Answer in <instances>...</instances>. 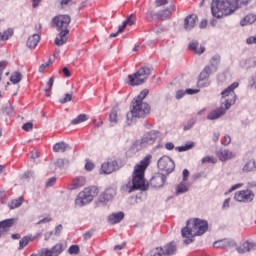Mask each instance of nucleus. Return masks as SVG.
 <instances>
[{
  "instance_id": "nucleus-57",
  "label": "nucleus",
  "mask_w": 256,
  "mask_h": 256,
  "mask_svg": "<svg viewBox=\"0 0 256 256\" xmlns=\"http://www.w3.org/2000/svg\"><path fill=\"white\" fill-rule=\"evenodd\" d=\"M51 221H53V218L52 217H46V218H43L41 219L40 221H38L36 223V225H41L43 223H51Z\"/></svg>"
},
{
  "instance_id": "nucleus-45",
  "label": "nucleus",
  "mask_w": 256,
  "mask_h": 256,
  "mask_svg": "<svg viewBox=\"0 0 256 256\" xmlns=\"http://www.w3.org/2000/svg\"><path fill=\"white\" fill-rule=\"evenodd\" d=\"M195 123H197V120L195 118H191L190 120H188V122L184 125L183 130L184 131H189V129H191Z\"/></svg>"
},
{
  "instance_id": "nucleus-38",
  "label": "nucleus",
  "mask_w": 256,
  "mask_h": 256,
  "mask_svg": "<svg viewBox=\"0 0 256 256\" xmlns=\"http://www.w3.org/2000/svg\"><path fill=\"white\" fill-rule=\"evenodd\" d=\"M187 191H189L187 185L180 183L176 188V195H183V193H187Z\"/></svg>"
},
{
  "instance_id": "nucleus-21",
  "label": "nucleus",
  "mask_w": 256,
  "mask_h": 256,
  "mask_svg": "<svg viewBox=\"0 0 256 256\" xmlns=\"http://www.w3.org/2000/svg\"><path fill=\"white\" fill-rule=\"evenodd\" d=\"M123 219H125V213L123 212L112 213L108 217V223H110V225H115L117 223H121Z\"/></svg>"
},
{
  "instance_id": "nucleus-52",
  "label": "nucleus",
  "mask_w": 256,
  "mask_h": 256,
  "mask_svg": "<svg viewBox=\"0 0 256 256\" xmlns=\"http://www.w3.org/2000/svg\"><path fill=\"white\" fill-rule=\"evenodd\" d=\"M23 131H33V123L27 122L22 126Z\"/></svg>"
},
{
  "instance_id": "nucleus-1",
  "label": "nucleus",
  "mask_w": 256,
  "mask_h": 256,
  "mask_svg": "<svg viewBox=\"0 0 256 256\" xmlns=\"http://www.w3.org/2000/svg\"><path fill=\"white\" fill-rule=\"evenodd\" d=\"M151 163V155H147L143 160L135 166L132 175V181H128L127 184L121 187L122 193H133V191H147L149 184L145 183V171Z\"/></svg>"
},
{
  "instance_id": "nucleus-39",
  "label": "nucleus",
  "mask_w": 256,
  "mask_h": 256,
  "mask_svg": "<svg viewBox=\"0 0 256 256\" xmlns=\"http://www.w3.org/2000/svg\"><path fill=\"white\" fill-rule=\"evenodd\" d=\"M195 147L194 142H190L189 144H185L184 146L176 147V151L183 153V151H189V149H193Z\"/></svg>"
},
{
  "instance_id": "nucleus-36",
  "label": "nucleus",
  "mask_w": 256,
  "mask_h": 256,
  "mask_svg": "<svg viewBox=\"0 0 256 256\" xmlns=\"http://www.w3.org/2000/svg\"><path fill=\"white\" fill-rule=\"evenodd\" d=\"M21 79H23V75L21 74V72H14L13 75L10 77V81L14 85H17V83H19Z\"/></svg>"
},
{
  "instance_id": "nucleus-17",
  "label": "nucleus",
  "mask_w": 256,
  "mask_h": 256,
  "mask_svg": "<svg viewBox=\"0 0 256 256\" xmlns=\"http://www.w3.org/2000/svg\"><path fill=\"white\" fill-rule=\"evenodd\" d=\"M175 4H171L169 8H166L162 11L156 13V17L161 19V21H167L171 17L172 11H175Z\"/></svg>"
},
{
  "instance_id": "nucleus-20",
  "label": "nucleus",
  "mask_w": 256,
  "mask_h": 256,
  "mask_svg": "<svg viewBox=\"0 0 256 256\" xmlns=\"http://www.w3.org/2000/svg\"><path fill=\"white\" fill-rule=\"evenodd\" d=\"M217 157L222 161H229V159H234L235 153H233L231 150H225V149H220L217 152Z\"/></svg>"
},
{
  "instance_id": "nucleus-16",
  "label": "nucleus",
  "mask_w": 256,
  "mask_h": 256,
  "mask_svg": "<svg viewBox=\"0 0 256 256\" xmlns=\"http://www.w3.org/2000/svg\"><path fill=\"white\" fill-rule=\"evenodd\" d=\"M92 198L88 193L84 190L78 194V197L76 199V205H79V207H83V205H89L91 203Z\"/></svg>"
},
{
  "instance_id": "nucleus-60",
  "label": "nucleus",
  "mask_w": 256,
  "mask_h": 256,
  "mask_svg": "<svg viewBox=\"0 0 256 256\" xmlns=\"http://www.w3.org/2000/svg\"><path fill=\"white\" fill-rule=\"evenodd\" d=\"M85 169L86 171H93V169H95V164H93L92 162H87L85 164Z\"/></svg>"
},
{
  "instance_id": "nucleus-6",
  "label": "nucleus",
  "mask_w": 256,
  "mask_h": 256,
  "mask_svg": "<svg viewBox=\"0 0 256 256\" xmlns=\"http://www.w3.org/2000/svg\"><path fill=\"white\" fill-rule=\"evenodd\" d=\"M209 230V223L207 220H201L195 218L193 220H188L186 227H183L181 230L182 237L189 239L190 237H199L205 235Z\"/></svg>"
},
{
  "instance_id": "nucleus-62",
  "label": "nucleus",
  "mask_w": 256,
  "mask_h": 256,
  "mask_svg": "<svg viewBox=\"0 0 256 256\" xmlns=\"http://www.w3.org/2000/svg\"><path fill=\"white\" fill-rule=\"evenodd\" d=\"M165 148L168 150V151H173V149H175V144H173V142H167L165 144Z\"/></svg>"
},
{
  "instance_id": "nucleus-58",
  "label": "nucleus",
  "mask_w": 256,
  "mask_h": 256,
  "mask_svg": "<svg viewBox=\"0 0 256 256\" xmlns=\"http://www.w3.org/2000/svg\"><path fill=\"white\" fill-rule=\"evenodd\" d=\"M167 3H169V0H155L156 7H163Z\"/></svg>"
},
{
  "instance_id": "nucleus-42",
  "label": "nucleus",
  "mask_w": 256,
  "mask_h": 256,
  "mask_svg": "<svg viewBox=\"0 0 256 256\" xmlns=\"http://www.w3.org/2000/svg\"><path fill=\"white\" fill-rule=\"evenodd\" d=\"M39 256H55V253L51 248H42L40 250Z\"/></svg>"
},
{
  "instance_id": "nucleus-26",
  "label": "nucleus",
  "mask_w": 256,
  "mask_h": 256,
  "mask_svg": "<svg viewBox=\"0 0 256 256\" xmlns=\"http://www.w3.org/2000/svg\"><path fill=\"white\" fill-rule=\"evenodd\" d=\"M65 249H67V243L65 242H59L51 248L55 256L61 255V253H63Z\"/></svg>"
},
{
  "instance_id": "nucleus-29",
  "label": "nucleus",
  "mask_w": 256,
  "mask_h": 256,
  "mask_svg": "<svg viewBox=\"0 0 256 256\" xmlns=\"http://www.w3.org/2000/svg\"><path fill=\"white\" fill-rule=\"evenodd\" d=\"M213 73V69L211 66H205L202 72L199 75L200 81H205V79H209V76Z\"/></svg>"
},
{
  "instance_id": "nucleus-64",
  "label": "nucleus",
  "mask_w": 256,
  "mask_h": 256,
  "mask_svg": "<svg viewBox=\"0 0 256 256\" xmlns=\"http://www.w3.org/2000/svg\"><path fill=\"white\" fill-rule=\"evenodd\" d=\"M125 245H127V243L123 242L120 245L114 246V251H121V250L125 249Z\"/></svg>"
},
{
  "instance_id": "nucleus-40",
  "label": "nucleus",
  "mask_w": 256,
  "mask_h": 256,
  "mask_svg": "<svg viewBox=\"0 0 256 256\" xmlns=\"http://www.w3.org/2000/svg\"><path fill=\"white\" fill-rule=\"evenodd\" d=\"M195 147L194 142H190L189 144H185L184 146L176 147V151L183 153V151H189V149H193Z\"/></svg>"
},
{
  "instance_id": "nucleus-47",
  "label": "nucleus",
  "mask_w": 256,
  "mask_h": 256,
  "mask_svg": "<svg viewBox=\"0 0 256 256\" xmlns=\"http://www.w3.org/2000/svg\"><path fill=\"white\" fill-rule=\"evenodd\" d=\"M79 251L78 245H71L68 249L69 255H79Z\"/></svg>"
},
{
  "instance_id": "nucleus-63",
  "label": "nucleus",
  "mask_w": 256,
  "mask_h": 256,
  "mask_svg": "<svg viewBox=\"0 0 256 256\" xmlns=\"http://www.w3.org/2000/svg\"><path fill=\"white\" fill-rule=\"evenodd\" d=\"M196 93H199V90L191 89V88L186 89V94L187 95H196Z\"/></svg>"
},
{
  "instance_id": "nucleus-24",
  "label": "nucleus",
  "mask_w": 256,
  "mask_h": 256,
  "mask_svg": "<svg viewBox=\"0 0 256 256\" xmlns=\"http://www.w3.org/2000/svg\"><path fill=\"white\" fill-rule=\"evenodd\" d=\"M188 49L190 51H194L196 55H203L205 53V46H200L199 48V42H191L188 46Z\"/></svg>"
},
{
  "instance_id": "nucleus-14",
  "label": "nucleus",
  "mask_w": 256,
  "mask_h": 256,
  "mask_svg": "<svg viewBox=\"0 0 256 256\" xmlns=\"http://www.w3.org/2000/svg\"><path fill=\"white\" fill-rule=\"evenodd\" d=\"M199 17L195 14H190L184 19V29L185 31H191L197 25Z\"/></svg>"
},
{
  "instance_id": "nucleus-46",
  "label": "nucleus",
  "mask_w": 256,
  "mask_h": 256,
  "mask_svg": "<svg viewBox=\"0 0 256 256\" xmlns=\"http://www.w3.org/2000/svg\"><path fill=\"white\" fill-rule=\"evenodd\" d=\"M72 99H73V94L66 93L64 95V98L59 100V103H61V105H65V103H69V101H72Z\"/></svg>"
},
{
  "instance_id": "nucleus-18",
  "label": "nucleus",
  "mask_w": 256,
  "mask_h": 256,
  "mask_svg": "<svg viewBox=\"0 0 256 256\" xmlns=\"http://www.w3.org/2000/svg\"><path fill=\"white\" fill-rule=\"evenodd\" d=\"M255 247V242L245 241L242 243L241 246L236 247V251H238L240 255H243L245 253H249L252 249H255Z\"/></svg>"
},
{
  "instance_id": "nucleus-12",
  "label": "nucleus",
  "mask_w": 256,
  "mask_h": 256,
  "mask_svg": "<svg viewBox=\"0 0 256 256\" xmlns=\"http://www.w3.org/2000/svg\"><path fill=\"white\" fill-rule=\"evenodd\" d=\"M115 195H117L115 188H108L99 195L98 203H104V205H107L109 201L115 199Z\"/></svg>"
},
{
  "instance_id": "nucleus-7",
  "label": "nucleus",
  "mask_w": 256,
  "mask_h": 256,
  "mask_svg": "<svg viewBox=\"0 0 256 256\" xmlns=\"http://www.w3.org/2000/svg\"><path fill=\"white\" fill-rule=\"evenodd\" d=\"M149 75H151V68L143 66L136 73L128 76V83L132 87L143 85L149 79Z\"/></svg>"
},
{
  "instance_id": "nucleus-28",
  "label": "nucleus",
  "mask_w": 256,
  "mask_h": 256,
  "mask_svg": "<svg viewBox=\"0 0 256 256\" xmlns=\"http://www.w3.org/2000/svg\"><path fill=\"white\" fill-rule=\"evenodd\" d=\"M127 25H129L130 27L135 25V16L130 15L123 23L121 26H119V33H123V31L125 30V27H127Z\"/></svg>"
},
{
  "instance_id": "nucleus-4",
  "label": "nucleus",
  "mask_w": 256,
  "mask_h": 256,
  "mask_svg": "<svg viewBox=\"0 0 256 256\" xmlns=\"http://www.w3.org/2000/svg\"><path fill=\"white\" fill-rule=\"evenodd\" d=\"M149 95V90L144 89L140 92V94L137 96V98H134L131 104V110L126 115L128 125H131L133 123V119H143L151 113V106L149 104L143 102V99Z\"/></svg>"
},
{
  "instance_id": "nucleus-54",
  "label": "nucleus",
  "mask_w": 256,
  "mask_h": 256,
  "mask_svg": "<svg viewBox=\"0 0 256 256\" xmlns=\"http://www.w3.org/2000/svg\"><path fill=\"white\" fill-rule=\"evenodd\" d=\"M230 144H231V136L225 135L223 140H222V145L227 147V145H230Z\"/></svg>"
},
{
  "instance_id": "nucleus-51",
  "label": "nucleus",
  "mask_w": 256,
  "mask_h": 256,
  "mask_svg": "<svg viewBox=\"0 0 256 256\" xmlns=\"http://www.w3.org/2000/svg\"><path fill=\"white\" fill-rule=\"evenodd\" d=\"M226 242V249L229 247H237V242L233 239H225Z\"/></svg>"
},
{
  "instance_id": "nucleus-35",
  "label": "nucleus",
  "mask_w": 256,
  "mask_h": 256,
  "mask_svg": "<svg viewBox=\"0 0 256 256\" xmlns=\"http://www.w3.org/2000/svg\"><path fill=\"white\" fill-rule=\"evenodd\" d=\"M13 33H14L13 28H8L1 35L0 41H9V39L13 37Z\"/></svg>"
},
{
  "instance_id": "nucleus-23",
  "label": "nucleus",
  "mask_w": 256,
  "mask_h": 256,
  "mask_svg": "<svg viewBox=\"0 0 256 256\" xmlns=\"http://www.w3.org/2000/svg\"><path fill=\"white\" fill-rule=\"evenodd\" d=\"M70 149L71 146L65 142H58L53 146L54 153H65V151H69Z\"/></svg>"
},
{
  "instance_id": "nucleus-19",
  "label": "nucleus",
  "mask_w": 256,
  "mask_h": 256,
  "mask_svg": "<svg viewBox=\"0 0 256 256\" xmlns=\"http://www.w3.org/2000/svg\"><path fill=\"white\" fill-rule=\"evenodd\" d=\"M256 171V160L250 159L244 163L242 166L241 172L242 173H255Z\"/></svg>"
},
{
  "instance_id": "nucleus-59",
  "label": "nucleus",
  "mask_w": 256,
  "mask_h": 256,
  "mask_svg": "<svg viewBox=\"0 0 256 256\" xmlns=\"http://www.w3.org/2000/svg\"><path fill=\"white\" fill-rule=\"evenodd\" d=\"M55 181H57V178L55 177L49 178L48 181L46 182V187H53V185H55Z\"/></svg>"
},
{
  "instance_id": "nucleus-44",
  "label": "nucleus",
  "mask_w": 256,
  "mask_h": 256,
  "mask_svg": "<svg viewBox=\"0 0 256 256\" xmlns=\"http://www.w3.org/2000/svg\"><path fill=\"white\" fill-rule=\"evenodd\" d=\"M21 205H23V198H18L12 200L10 207L11 209H17V207H21Z\"/></svg>"
},
{
  "instance_id": "nucleus-61",
  "label": "nucleus",
  "mask_w": 256,
  "mask_h": 256,
  "mask_svg": "<svg viewBox=\"0 0 256 256\" xmlns=\"http://www.w3.org/2000/svg\"><path fill=\"white\" fill-rule=\"evenodd\" d=\"M63 231V225L59 224L58 226H56L55 228V235L57 237H59V235H61V232Z\"/></svg>"
},
{
  "instance_id": "nucleus-8",
  "label": "nucleus",
  "mask_w": 256,
  "mask_h": 256,
  "mask_svg": "<svg viewBox=\"0 0 256 256\" xmlns=\"http://www.w3.org/2000/svg\"><path fill=\"white\" fill-rule=\"evenodd\" d=\"M159 139H161V132L159 130H150L142 136L140 147L141 149H147V147L155 145Z\"/></svg>"
},
{
  "instance_id": "nucleus-22",
  "label": "nucleus",
  "mask_w": 256,
  "mask_h": 256,
  "mask_svg": "<svg viewBox=\"0 0 256 256\" xmlns=\"http://www.w3.org/2000/svg\"><path fill=\"white\" fill-rule=\"evenodd\" d=\"M39 41H41V36L39 34H33L27 39L26 45L28 49H35Z\"/></svg>"
},
{
  "instance_id": "nucleus-32",
  "label": "nucleus",
  "mask_w": 256,
  "mask_h": 256,
  "mask_svg": "<svg viewBox=\"0 0 256 256\" xmlns=\"http://www.w3.org/2000/svg\"><path fill=\"white\" fill-rule=\"evenodd\" d=\"M55 167H58L59 169H65V167L69 166V160L66 158H58L55 163Z\"/></svg>"
},
{
  "instance_id": "nucleus-9",
  "label": "nucleus",
  "mask_w": 256,
  "mask_h": 256,
  "mask_svg": "<svg viewBox=\"0 0 256 256\" xmlns=\"http://www.w3.org/2000/svg\"><path fill=\"white\" fill-rule=\"evenodd\" d=\"M157 165H158V169H160V171H165V173H167V175H169L170 173H173V171H175V162L169 156L161 157L158 160Z\"/></svg>"
},
{
  "instance_id": "nucleus-33",
  "label": "nucleus",
  "mask_w": 256,
  "mask_h": 256,
  "mask_svg": "<svg viewBox=\"0 0 256 256\" xmlns=\"http://www.w3.org/2000/svg\"><path fill=\"white\" fill-rule=\"evenodd\" d=\"M221 61V57L219 55L213 56L210 60V67L213 72L217 71V67Z\"/></svg>"
},
{
  "instance_id": "nucleus-50",
  "label": "nucleus",
  "mask_w": 256,
  "mask_h": 256,
  "mask_svg": "<svg viewBox=\"0 0 256 256\" xmlns=\"http://www.w3.org/2000/svg\"><path fill=\"white\" fill-rule=\"evenodd\" d=\"M7 65H9V62H7V60L0 61V75H3V71L7 69Z\"/></svg>"
},
{
  "instance_id": "nucleus-11",
  "label": "nucleus",
  "mask_w": 256,
  "mask_h": 256,
  "mask_svg": "<svg viewBox=\"0 0 256 256\" xmlns=\"http://www.w3.org/2000/svg\"><path fill=\"white\" fill-rule=\"evenodd\" d=\"M167 183V176L165 174L157 173L150 179V186L154 189H161Z\"/></svg>"
},
{
  "instance_id": "nucleus-25",
  "label": "nucleus",
  "mask_w": 256,
  "mask_h": 256,
  "mask_svg": "<svg viewBox=\"0 0 256 256\" xmlns=\"http://www.w3.org/2000/svg\"><path fill=\"white\" fill-rule=\"evenodd\" d=\"M163 253L167 256L175 255V253H177V245L175 244V242H170L166 244L164 246Z\"/></svg>"
},
{
  "instance_id": "nucleus-41",
  "label": "nucleus",
  "mask_w": 256,
  "mask_h": 256,
  "mask_svg": "<svg viewBox=\"0 0 256 256\" xmlns=\"http://www.w3.org/2000/svg\"><path fill=\"white\" fill-rule=\"evenodd\" d=\"M29 241L30 238L27 236H24L20 241H19V251H21V249H25V247H27V245H29Z\"/></svg>"
},
{
  "instance_id": "nucleus-31",
  "label": "nucleus",
  "mask_w": 256,
  "mask_h": 256,
  "mask_svg": "<svg viewBox=\"0 0 256 256\" xmlns=\"http://www.w3.org/2000/svg\"><path fill=\"white\" fill-rule=\"evenodd\" d=\"M85 177L83 176H79V177H76L73 182H72V189H79V187H83V185H85Z\"/></svg>"
},
{
  "instance_id": "nucleus-15",
  "label": "nucleus",
  "mask_w": 256,
  "mask_h": 256,
  "mask_svg": "<svg viewBox=\"0 0 256 256\" xmlns=\"http://www.w3.org/2000/svg\"><path fill=\"white\" fill-rule=\"evenodd\" d=\"M13 225H15V219L13 218L0 221V238L3 235H7V232Z\"/></svg>"
},
{
  "instance_id": "nucleus-43",
  "label": "nucleus",
  "mask_w": 256,
  "mask_h": 256,
  "mask_svg": "<svg viewBox=\"0 0 256 256\" xmlns=\"http://www.w3.org/2000/svg\"><path fill=\"white\" fill-rule=\"evenodd\" d=\"M213 246L216 249H227L225 239L215 241Z\"/></svg>"
},
{
  "instance_id": "nucleus-3",
  "label": "nucleus",
  "mask_w": 256,
  "mask_h": 256,
  "mask_svg": "<svg viewBox=\"0 0 256 256\" xmlns=\"http://www.w3.org/2000/svg\"><path fill=\"white\" fill-rule=\"evenodd\" d=\"M249 3L251 0H213L211 4L212 15L221 19L224 15H231L242 5H249Z\"/></svg>"
},
{
  "instance_id": "nucleus-5",
  "label": "nucleus",
  "mask_w": 256,
  "mask_h": 256,
  "mask_svg": "<svg viewBox=\"0 0 256 256\" xmlns=\"http://www.w3.org/2000/svg\"><path fill=\"white\" fill-rule=\"evenodd\" d=\"M71 23V16L69 15H58L52 19V25L59 31L58 36L55 38V45L62 47L68 41L69 25Z\"/></svg>"
},
{
  "instance_id": "nucleus-53",
  "label": "nucleus",
  "mask_w": 256,
  "mask_h": 256,
  "mask_svg": "<svg viewBox=\"0 0 256 256\" xmlns=\"http://www.w3.org/2000/svg\"><path fill=\"white\" fill-rule=\"evenodd\" d=\"M202 163H217V160L211 156H206L202 158Z\"/></svg>"
},
{
  "instance_id": "nucleus-49",
  "label": "nucleus",
  "mask_w": 256,
  "mask_h": 256,
  "mask_svg": "<svg viewBox=\"0 0 256 256\" xmlns=\"http://www.w3.org/2000/svg\"><path fill=\"white\" fill-rule=\"evenodd\" d=\"M4 115H13V106L11 104L6 105V107L3 109Z\"/></svg>"
},
{
  "instance_id": "nucleus-10",
  "label": "nucleus",
  "mask_w": 256,
  "mask_h": 256,
  "mask_svg": "<svg viewBox=\"0 0 256 256\" xmlns=\"http://www.w3.org/2000/svg\"><path fill=\"white\" fill-rule=\"evenodd\" d=\"M235 201L239 203H251L255 199V193L252 190H240L234 195Z\"/></svg>"
},
{
  "instance_id": "nucleus-2",
  "label": "nucleus",
  "mask_w": 256,
  "mask_h": 256,
  "mask_svg": "<svg viewBox=\"0 0 256 256\" xmlns=\"http://www.w3.org/2000/svg\"><path fill=\"white\" fill-rule=\"evenodd\" d=\"M239 87V82H234L226 89L221 92L222 102L219 108L212 110L208 115L207 119L209 121H215L221 119L228 109H231L232 105L237 102V94H235V89Z\"/></svg>"
},
{
  "instance_id": "nucleus-48",
  "label": "nucleus",
  "mask_w": 256,
  "mask_h": 256,
  "mask_svg": "<svg viewBox=\"0 0 256 256\" xmlns=\"http://www.w3.org/2000/svg\"><path fill=\"white\" fill-rule=\"evenodd\" d=\"M110 123L117 124V110L113 109L109 115Z\"/></svg>"
},
{
  "instance_id": "nucleus-37",
  "label": "nucleus",
  "mask_w": 256,
  "mask_h": 256,
  "mask_svg": "<svg viewBox=\"0 0 256 256\" xmlns=\"http://www.w3.org/2000/svg\"><path fill=\"white\" fill-rule=\"evenodd\" d=\"M53 83H55V79L51 77L46 84V88H45L46 97H51V89L53 88Z\"/></svg>"
},
{
  "instance_id": "nucleus-13",
  "label": "nucleus",
  "mask_w": 256,
  "mask_h": 256,
  "mask_svg": "<svg viewBox=\"0 0 256 256\" xmlns=\"http://www.w3.org/2000/svg\"><path fill=\"white\" fill-rule=\"evenodd\" d=\"M118 169H119V164L115 160L110 162H104L101 166V171L105 175H111V173L117 171Z\"/></svg>"
},
{
  "instance_id": "nucleus-56",
  "label": "nucleus",
  "mask_w": 256,
  "mask_h": 256,
  "mask_svg": "<svg viewBox=\"0 0 256 256\" xmlns=\"http://www.w3.org/2000/svg\"><path fill=\"white\" fill-rule=\"evenodd\" d=\"M185 95H187L186 90H178L176 92V99H183V97H185Z\"/></svg>"
},
{
  "instance_id": "nucleus-34",
  "label": "nucleus",
  "mask_w": 256,
  "mask_h": 256,
  "mask_svg": "<svg viewBox=\"0 0 256 256\" xmlns=\"http://www.w3.org/2000/svg\"><path fill=\"white\" fill-rule=\"evenodd\" d=\"M87 119H89V117L86 114H80L71 121V125H79V123H84Z\"/></svg>"
},
{
  "instance_id": "nucleus-30",
  "label": "nucleus",
  "mask_w": 256,
  "mask_h": 256,
  "mask_svg": "<svg viewBox=\"0 0 256 256\" xmlns=\"http://www.w3.org/2000/svg\"><path fill=\"white\" fill-rule=\"evenodd\" d=\"M86 193L90 196V198L93 200L97 195H99V188L97 186H90L84 189Z\"/></svg>"
},
{
  "instance_id": "nucleus-55",
  "label": "nucleus",
  "mask_w": 256,
  "mask_h": 256,
  "mask_svg": "<svg viewBox=\"0 0 256 256\" xmlns=\"http://www.w3.org/2000/svg\"><path fill=\"white\" fill-rule=\"evenodd\" d=\"M246 43L247 45H256V35L248 37Z\"/></svg>"
},
{
  "instance_id": "nucleus-27",
  "label": "nucleus",
  "mask_w": 256,
  "mask_h": 256,
  "mask_svg": "<svg viewBox=\"0 0 256 256\" xmlns=\"http://www.w3.org/2000/svg\"><path fill=\"white\" fill-rule=\"evenodd\" d=\"M255 21H256V15L248 14L240 21V25L241 27H246V25H253Z\"/></svg>"
}]
</instances>
